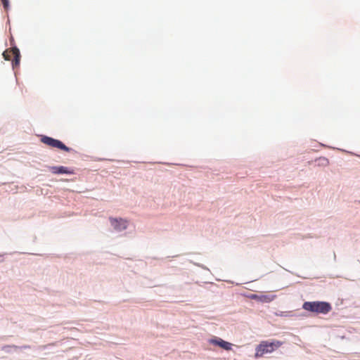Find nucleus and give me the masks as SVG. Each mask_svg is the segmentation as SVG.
<instances>
[{
    "instance_id": "8",
    "label": "nucleus",
    "mask_w": 360,
    "mask_h": 360,
    "mask_svg": "<svg viewBox=\"0 0 360 360\" xmlns=\"http://www.w3.org/2000/svg\"><path fill=\"white\" fill-rule=\"evenodd\" d=\"M276 297V295H259V302H271L273 301Z\"/></svg>"
},
{
    "instance_id": "4",
    "label": "nucleus",
    "mask_w": 360,
    "mask_h": 360,
    "mask_svg": "<svg viewBox=\"0 0 360 360\" xmlns=\"http://www.w3.org/2000/svg\"><path fill=\"white\" fill-rule=\"evenodd\" d=\"M41 141L43 143L46 144L51 148H56L60 149V150L66 151V152L70 151V148L67 147L63 143H62L60 141H59L58 139H53L51 137L46 136H43L41 138Z\"/></svg>"
},
{
    "instance_id": "2",
    "label": "nucleus",
    "mask_w": 360,
    "mask_h": 360,
    "mask_svg": "<svg viewBox=\"0 0 360 360\" xmlns=\"http://www.w3.org/2000/svg\"><path fill=\"white\" fill-rule=\"evenodd\" d=\"M302 308L306 311L323 314H328L332 309L328 302L319 301L305 302L302 305Z\"/></svg>"
},
{
    "instance_id": "9",
    "label": "nucleus",
    "mask_w": 360,
    "mask_h": 360,
    "mask_svg": "<svg viewBox=\"0 0 360 360\" xmlns=\"http://www.w3.org/2000/svg\"><path fill=\"white\" fill-rule=\"evenodd\" d=\"M2 4H3V6H4V8L7 10L8 8V6H9V2H8V0H1Z\"/></svg>"
},
{
    "instance_id": "5",
    "label": "nucleus",
    "mask_w": 360,
    "mask_h": 360,
    "mask_svg": "<svg viewBox=\"0 0 360 360\" xmlns=\"http://www.w3.org/2000/svg\"><path fill=\"white\" fill-rule=\"evenodd\" d=\"M110 221L113 228L118 231H122L127 227V221L121 218H110Z\"/></svg>"
},
{
    "instance_id": "3",
    "label": "nucleus",
    "mask_w": 360,
    "mask_h": 360,
    "mask_svg": "<svg viewBox=\"0 0 360 360\" xmlns=\"http://www.w3.org/2000/svg\"><path fill=\"white\" fill-rule=\"evenodd\" d=\"M3 57L6 60H11V58L13 57L12 60V65L13 68L19 66L20 61V51L17 47H13L9 49H6L3 53Z\"/></svg>"
},
{
    "instance_id": "11",
    "label": "nucleus",
    "mask_w": 360,
    "mask_h": 360,
    "mask_svg": "<svg viewBox=\"0 0 360 360\" xmlns=\"http://www.w3.org/2000/svg\"><path fill=\"white\" fill-rule=\"evenodd\" d=\"M288 312H280L279 314L278 313H276V316H287V314H287Z\"/></svg>"
},
{
    "instance_id": "7",
    "label": "nucleus",
    "mask_w": 360,
    "mask_h": 360,
    "mask_svg": "<svg viewBox=\"0 0 360 360\" xmlns=\"http://www.w3.org/2000/svg\"><path fill=\"white\" fill-rule=\"evenodd\" d=\"M51 172L53 174H73V170L70 169L68 167L60 166V167H51Z\"/></svg>"
},
{
    "instance_id": "1",
    "label": "nucleus",
    "mask_w": 360,
    "mask_h": 360,
    "mask_svg": "<svg viewBox=\"0 0 360 360\" xmlns=\"http://www.w3.org/2000/svg\"><path fill=\"white\" fill-rule=\"evenodd\" d=\"M283 342L279 340H268L262 341L255 349V357L259 358L263 356L266 354L272 353L274 351L279 348Z\"/></svg>"
},
{
    "instance_id": "6",
    "label": "nucleus",
    "mask_w": 360,
    "mask_h": 360,
    "mask_svg": "<svg viewBox=\"0 0 360 360\" xmlns=\"http://www.w3.org/2000/svg\"><path fill=\"white\" fill-rule=\"evenodd\" d=\"M210 342L212 345H217L225 350L229 351L231 349L232 344L226 342L221 338H214L210 340Z\"/></svg>"
},
{
    "instance_id": "10",
    "label": "nucleus",
    "mask_w": 360,
    "mask_h": 360,
    "mask_svg": "<svg viewBox=\"0 0 360 360\" xmlns=\"http://www.w3.org/2000/svg\"><path fill=\"white\" fill-rule=\"evenodd\" d=\"M250 297L252 299V300H257L259 301V295H257V294H252L250 296Z\"/></svg>"
}]
</instances>
